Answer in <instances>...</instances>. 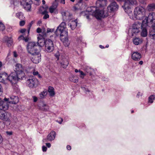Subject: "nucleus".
<instances>
[{"label":"nucleus","instance_id":"nucleus-42","mask_svg":"<svg viewBox=\"0 0 155 155\" xmlns=\"http://www.w3.org/2000/svg\"><path fill=\"white\" fill-rule=\"evenodd\" d=\"M55 10V8H53V7H50L49 8V12L51 13H53L54 11Z\"/></svg>","mask_w":155,"mask_h":155},{"label":"nucleus","instance_id":"nucleus-20","mask_svg":"<svg viewBox=\"0 0 155 155\" xmlns=\"http://www.w3.org/2000/svg\"><path fill=\"white\" fill-rule=\"evenodd\" d=\"M107 8L108 10H110L111 11H114L118 9V6L117 3L114 2L111 3L108 7Z\"/></svg>","mask_w":155,"mask_h":155},{"label":"nucleus","instance_id":"nucleus-9","mask_svg":"<svg viewBox=\"0 0 155 155\" xmlns=\"http://www.w3.org/2000/svg\"><path fill=\"white\" fill-rule=\"evenodd\" d=\"M24 67L21 64H16L14 67V70L16 74L23 78L24 77L25 74L24 72Z\"/></svg>","mask_w":155,"mask_h":155},{"label":"nucleus","instance_id":"nucleus-27","mask_svg":"<svg viewBox=\"0 0 155 155\" xmlns=\"http://www.w3.org/2000/svg\"><path fill=\"white\" fill-rule=\"evenodd\" d=\"M72 30H74L76 28L77 25L76 21L74 20L71 21V23L68 25Z\"/></svg>","mask_w":155,"mask_h":155},{"label":"nucleus","instance_id":"nucleus-3","mask_svg":"<svg viewBox=\"0 0 155 155\" xmlns=\"http://www.w3.org/2000/svg\"><path fill=\"white\" fill-rule=\"evenodd\" d=\"M145 15L144 8L142 6H138L134 9V15L130 16V18L133 20H135L136 19L143 20L145 19Z\"/></svg>","mask_w":155,"mask_h":155},{"label":"nucleus","instance_id":"nucleus-63","mask_svg":"<svg viewBox=\"0 0 155 155\" xmlns=\"http://www.w3.org/2000/svg\"><path fill=\"white\" fill-rule=\"evenodd\" d=\"M42 4H43V5H44L45 4V1L44 0H42Z\"/></svg>","mask_w":155,"mask_h":155},{"label":"nucleus","instance_id":"nucleus-40","mask_svg":"<svg viewBox=\"0 0 155 155\" xmlns=\"http://www.w3.org/2000/svg\"><path fill=\"white\" fill-rule=\"evenodd\" d=\"M28 35L27 36V35L26 37L25 38V36L24 35H21V36H20L19 37V39H20V38H21V37H22L23 40H24L25 42H27L28 40V37H28Z\"/></svg>","mask_w":155,"mask_h":155},{"label":"nucleus","instance_id":"nucleus-57","mask_svg":"<svg viewBox=\"0 0 155 155\" xmlns=\"http://www.w3.org/2000/svg\"><path fill=\"white\" fill-rule=\"evenodd\" d=\"M152 70L153 71H154V70H155V67L153 66L152 65Z\"/></svg>","mask_w":155,"mask_h":155},{"label":"nucleus","instance_id":"nucleus-10","mask_svg":"<svg viewBox=\"0 0 155 155\" xmlns=\"http://www.w3.org/2000/svg\"><path fill=\"white\" fill-rule=\"evenodd\" d=\"M54 56L57 59V60H59L60 64L63 68H66L67 67L69 64L68 59L64 58V57L63 58L61 57L60 58V55L58 51H57L55 54Z\"/></svg>","mask_w":155,"mask_h":155},{"label":"nucleus","instance_id":"nucleus-53","mask_svg":"<svg viewBox=\"0 0 155 155\" xmlns=\"http://www.w3.org/2000/svg\"><path fill=\"white\" fill-rule=\"evenodd\" d=\"M13 55L14 56L15 58H16L17 57L18 54H17L16 52L15 51L13 52Z\"/></svg>","mask_w":155,"mask_h":155},{"label":"nucleus","instance_id":"nucleus-59","mask_svg":"<svg viewBox=\"0 0 155 155\" xmlns=\"http://www.w3.org/2000/svg\"><path fill=\"white\" fill-rule=\"evenodd\" d=\"M140 95V92H138L137 95V97H139Z\"/></svg>","mask_w":155,"mask_h":155},{"label":"nucleus","instance_id":"nucleus-15","mask_svg":"<svg viewBox=\"0 0 155 155\" xmlns=\"http://www.w3.org/2000/svg\"><path fill=\"white\" fill-rule=\"evenodd\" d=\"M32 55L33 57H31V60L33 62L37 64L41 61V54L39 53V51L38 52V53H35V54Z\"/></svg>","mask_w":155,"mask_h":155},{"label":"nucleus","instance_id":"nucleus-49","mask_svg":"<svg viewBox=\"0 0 155 155\" xmlns=\"http://www.w3.org/2000/svg\"><path fill=\"white\" fill-rule=\"evenodd\" d=\"M42 150L43 152H45L47 151V148L45 146H42Z\"/></svg>","mask_w":155,"mask_h":155},{"label":"nucleus","instance_id":"nucleus-12","mask_svg":"<svg viewBox=\"0 0 155 155\" xmlns=\"http://www.w3.org/2000/svg\"><path fill=\"white\" fill-rule=\"evenodd\" d=\"M142 23L139 21L135 22L133 25L131 29L132 34V36L136 35L139 33L140 30Z\"/></svg>","mask_w":155,"mask_h":155},{"label":"nucleus","instance_id":"nucleus-6","mask_svg":"<svg viewBox=\"0 0 155 155\" xmlns=\"http://www.w3.org/2000/svg\"><path fill=\"white\" fill-rule=\"evenodd\" d=\"M39 48L36 43L34 42H29L27 45V49L28 52L31 54H35V53H38Z\"/></svg>","mask_w":155,"mask_h":155},{"label":"nucleus","instance_id":"nucleus-26","mask_svg":"<svg viewBox=\"0 0 155 155\" xmlns=\"http://www.w3.org/2000/svg\"><path fill=\"white\" fill-rule=\"evenodd\" d=\"M7 74L5 72L0 73V82L4 83H5V77H7Z\"/></svg>","mask_w":155,"mask_h":155},{"label":"nucleus","instance_id":"nucleus-60","mask_svg":"<svg viewBox=\"0 0 155 155\" xmlns=\"http://www.w3.org/2000/svg\"><path fill=\"white\" fill-rule=\"evenodd\" d=\"M99 46L100 48L101 49L104 48V46L102 45H100Z\"/></svg>","mask_w":155,"mask_h":155},{"label":"nucleus","instance_id":"nucleus-36","mask_svg":"<svg viewBox=\"0 0 155 155\" xmlns=\"http://www.w3.org/2000/svg\"><path fill=\"white\" fill-rule=\"evenodd\" d=\"M81 15H83L86 16V18L87 19H89V13L87 12H82L81 13Z\"/></svg>","mask_w":155,"mask_h":155},{"label":"nucleus","instance_id":"nucleus-48","mask_svg":"<svg viewBox=\"0 0 155 155\" xmlns=\"http://www.w3.org/2000/svg\"><path fill=\"white\" fill-rule=\"evenodd\" d=\"M59 120H58L57 121L60 124H61L62 122L63 121V119L61 118H60L59 119Z\"/></svg>","mask_w":155,"mask_h":155},{"label":"nucleus","instance_id":"nucleus-13","mask_svg":"<svg viewBox=\"0 0 155 155\" xmlns=\"http://www.w3.org/2000/svg\"><path fill=\"white\" fill-rule=\"evenodd\" d=\"M45 49L48 52H52L54 49V45L53 41L50 39H47L45 41Z\"/></svg>","mask_w":155,"mask_h":155},{"label":"nucleus","instance_id":"nucleus-18","mask_svg":"<svg viewBox=\"0 0 155 155\" xmlns=\"http://www.w3.org/2000/svg\"><path fill=\"white\" fill-rule=\"evenodd\" d=\"M1 85H0V95L2 94V91H1ZM8 100V99L7 98H5L4 101H2V100L0 99V105L2 103V106L3 107H4V109H7L8 108V102H7Z\"/></svg>","mask_w":155,"mask_h":155},{"label":"nucleus","instance_id":"nucleus-56","mask_svg":"<svg viewBox=\"0 0 155 155\" xmlns=\"http://www.w3.org/2000/svg\"><path fill=\"white\" fill-rule=\"evenodd\" d=\"M3 139L1 135L0 134V143L3 141Z\"/></svg>","mask_w":155,"mask_h":155},{"label":"nucleus","instance_id":"nucleus-54","mask_svg":"<svg viewBox=\"0 0 155 155\" xmlns=\"http://www.w3.org/2000/svg\"><path fill=\"white\" fill-rule=\"evenodd\" d=\"M46 145L47 147L48 148H50L51 146V144L50 143H46Z\"/></svg>","mask_w":155,"mask_h":155},{"label":"nucleus","instance_id":"nucleus-25","mask_svg":"<svg viewBox=\"0 0 155 155\" xmlns=\"http://www.w3.org/2000/svg\"><path fill=\"white\" fill-rule=\"evenodd\" d=\"M62 15L64 18H65L66 20H70L71 18V15L68 12H65L63 13Z\"/></svg>","mask_w":155,"mask_h":155},{"label":"nucleus","instance_id":"nucleus-7","mask_svg":"<svg viewBox=\"0 0 155 155\" xmlns=\"http://www.w3.org/2000/svg\"><path fill=\"white\" fill-rule=\"evenodd\" d=\"M26 83L27 86L29 88H36L38 84V80L33 76L27 78Z\"/></svg>","mask_w":155,"mask_h":155},{"label":"nucleus","instance_id":"nucleus-62","mask_svg":"<svg viewBox=\"0 0 155 155\" xmlns=\"http://www.w3.org/2000/svg\"><path fill=\"white\" fill-rule=\"evenodd\" d=\"M143 62L142 61H140L139 62V64L140 65H142L143 64Z\"/></svg>","mask_w":155,"mask_h":155},{"label":"nucleus","instance_id":"nucleus-31","mask_svg":"<svg viewBox=\"0 0 155 155\" xmlns=\"http://www.w3.org/2000/svg\"><path fill=\"white\" fill-rule=\"evenodd\" d=\"M147 9L149 11H152L155 9V4H150L147 6Z\"/></svg>","mask_w":155,"mask_h":155},{"label":"nucleus","instance_id":"nucleus-2","mask_svg":"<svg viewBox=\"0 0 155 155\" xmlns=\"http://www.w3.org/2000/svg\"><path fill=\"white\" fill-rule=\"evenodd\" d=\"M155 20V13L152 12L149 14L148 17H145V19L143 20L142 22V26L140 30L142 29L141 33V36L145 37L147 34V32L146 29L147 26H150L152 25L153 21Z\"/></svg>","mask_w":155,"mask_h":155},{"label":"nucleus","instance_id":"nucleus-39","mask_svg":"<svg viewBox=\"0 0 155 155\" xmlns=\"http://www.w3.org/2000/svg\"><path fill=\"white\" fill-rule=\"evenodd\" d=\"M93 71V69L87 67L85 70L86 71L87 73L89 74L90 75H91V72Z\"/></svg>","mask_w":155,"mask_h":155},{"label":"nucleus","instance_id":"nucleus-19","mask_svg":"<svg viewBox=\"0 0 155 155\" xmlns=\"http://www.w3.org/2000/svg\"><path fill=\"white\" fill-rule=\"evenodd\" d=\"M131 56L132 59L136 61L139 60L141 58L140 54L137 51L133 52Z\"/></svg>","mask_w":155,"mask_h":155},{"label":"nucleus","instance_id":"nucleus-45","mask_svg":"<svg viewBox=\"0 0 155 155\" xmlns=\"http://www.w3.org/2000/svg\"><path fill=\"white\" fill-rule=\"evenodd\" d=\"M79 72L80 74L81 75V77L82 78H84V76L85 75L83 71L80 70L79 71Z\"/></svg>","mask_w":155,"mask_h":155},{"label":"nucleus","instance_id":"nucleus-14","mask_svg":"<svg viewBox=\"0 0 155 155\" xmlns=\"http://www.w3.org/2000/svg\"><path fill=\"white\" fill-rule=\"evenodd\" d=\"M20 2L25 10L28 11L30 10L31 5L32 3L31 0H21Z\"/></svg>","mask_w":155,"mask_h":155},{"label":"nucleus","instance_id":"nucleus-38","mask_svg":"<svg viewBox=\"0 0 155 155\" xmlns=\"http://www.w3.org/2000/svg\"><path fill=\"white\" fill-rule=\"evenodd\" d=\"M33 74L34 76H37L39 78H41V76L39 74L38 72V71L34 70L33 72Z\"/></svg>","mask_w":155,"mask_h":155},{"label":"nucleus","instance_id":"nucleus-32","mask_svg":"<svg viewBox=\"0 0 155 155\" xmlns=\"http://www.w3.org/2000/svg\"><path fill=\"white\" fill-rule=\"evenodd\" d=\"M42 14L44 15L43 17V18L44 19H46L49 18V15L48 14V12L46 10H45L44 11L40 12Z\"/></svg>","mask_w":155,"mask_h":155},{"label":"nucleus","instance_id":"nucleus-52","mask_svg":"<svg viewBox=\"0 0 155 155\" xmlns=\"http://www.w3.org/2000/svg\"><path fill=\"white\" fill-rule=\"evenodd\" d=\"M26 31V29H22L20 30V32L21 33H23L24 32H25Z\"/></svg>","mask_w":155,"mask_h":155},{"label":"nucleus","instance_id":"nucleus-16","mask_svg":"<svg viewBox=\"0 0 155 155\" xmlns=\"http://www.w3.org/2000/svg\"><path fill=\"white\" fill-rule=\"evenodd\" d=\"M151 27L153 30L150 31L149 35L151 39L155 40V20H153V24L151 25Z\"/></svg>","mask_w":155,"mask_h":155},{"label":"nucleus","instance_id":"nucleus-64","mask_svg":"<svg viewBox=\"0 0 155 155\" xmlns=\"http://www.w3.org/2000/svg\"><path fill=\"white\" fill-rule=\"evenodd\" d=\"M11 3L12 5V4H13V5H15V2L14 1H12Z\"/></svg>","mask_w":155,"mask_h":155},{"label":"nucleus","instance_id":"nucleus-21","mask_svg":"<svg viewBox=\"0 0 155 155\" xmlns=\"http://www.w3.org/2000/svg\"><path fill=\"white\" fill-rule=\"evenodd\" d=\"M38 106L39 109L44 111H48L49 108V106L44 102L41 103Z\"/></svg>","mask_w":155,"mask_h":155},{"label":"nucleus","instance_id":"nucleus-22","mask_svg":"<svg viewBox=\"0 0 155 155\" xmlns=\"http://www.w3.org/2000/svg\"><path fill=\"white\" fill-rule=\"evenodd\" d=\"M8 99V100L7 102L8 104L9 103H11L12 104H15L17 103L19 101L18 98L17 96H12L10 98L11 101H8L9 100V99Z\"/></svg>","mask_w":155,"mask_h":155},{"label":"nucleus","instance_id":"nucleus-33","mask_svg":"<svg viewBox=\"0 0 155 155\" xmlns=\"http://www.w3.org/2000/svg\"><path fill=\"white\" fill-rule=\"evenodd\" d=\"M77 41L79 44H83V46H85L86 45V43L84 42L83 41L82 38L81 37H79L77 39Z\"/></svg>","mask_w":155,"mask_h":155},{"label":"nucleus","instance_id":"nucleus-24","mask_svg":"<svg viewBox=\"0 0 155 155\" xmlns=\"http://www.w3.org/2000/svg\"><path fill=\"white\" fill-rule=\"evenodd\" d=\"M5 39L8 47H10L12 45L13 40L11 37H5Z\"/></svg>","mask_w":155,"mask_h":155},{"label":"nucleus","instance_id":"nucleus-43","mask_svg":"<svg viewBox=\"0 0 155 155\" xmlns=\"http://www.w3.org/2000/svg\"><path fill=\"white\" fill-rule=\"evenodd\" d=\"M25 24V21L24 20H21L19 22V24L21 26H24Z\"/></svg>","mask_w":155,"mask_h":155},{"label":"nucleus","instance_id":"nucleus-23","mask_svg":"<svg viewBox=\"0 0 155 155\" xmlns=\"http://www.w3.org/2000/svg\"><path fill=\"white\" fill-rule=\"evenodd\" d=\"M56 134V132L55 131H52L48 135L47 137V139L50 141L54 140Z\"/></svg>","mask_w":155,"mask_h":155},{"label":"nucleus","instance_id":"nucleus-44","mask_svg":"<svg viewBox=\"0 0 155 155\" xmlns=\"http://www.w3.org/2000/svg\"><path fill=\"white\" fill-rule=\"evenodd\" d=\"M81 88L83 91H84L85 92H89V91L88 90V89L82 86L81 87Z\"/></svg>","mask_w":155,"mask_h":155},{"label":"nucleus","instance_id":"nucleus-47","mask_svg":"<svg viewBox=\"0 0 155 155\" xmlns=\"http://www.w3.org/2000/svg\"><path fill=\"white\" fill-rule=\"evenodd\" d=\"M31 25H32V23H31L30 24L29 26V27H28V29L27 31V36H28L29 35L30 30V27H31Z\"/></svg>","mask_w":155,"mask_h":155},{"label":"nucleus","instance_id":"nucleus-46","mask_svg":"<svg viewBox=\"0 0 155 155\" xmlns=\"http://www.w3.org/2000/svg\"><path fill=\"white\" fill-rule=\"evenodd\" d=\"M6 134L9 136L13 134V132L12 131H6Z\"/></svg>","mask_w":155,"mask_h":155},{"label":"nucleus","instance_id":"nucleus-4","mask_svg":"<svg viewBox=\"0 0 155 155\" xmlns=\"http://www.w3.org/2000/svg\"><path fill=\"white\" fill-rule=\"evenodd\" d=\"M136 3L135 0H125L124 5L122 6L125 12L128 14L130 18V16L133 15L132 13V9L131 7Z\"/></svg>","mask_w":155,"mask_h":155},{"label":"nucleus","instance_id":"nucleus-17","mask_svg":"<svg viewBox=\"0 0 155 155\" xmlns=\"http://www.w3.org/2000/svg\"><path fill=\"white\" fill-rule=\"evenodd\" d=\"M43 36H42L39 34L37 38L38 41L37 45L38 47L39 46L42 47L45 44V41Z\"/></svg>","mask_w":155,"mask_h":155},{"label":"nucleus","instance_id":"nucleus-34","mask_svg":"<svg viewBox=\"0 0 155 155\" xmlns=\"http://www.w3.org/2000/svg\"><path fill=\"white\" fill-rule=\"evenodd\" d=\"M47 94V92L46 91H43L42 92H41L39 94V97L40 98H43L45 96H46Z\"/></svg>","mask_w":155,"mask_h":155},{"label":"nucleus","instance_id":"nucleus-58","mask_svg":"<svg viewBox=\"0 0 155 155\" xmlns=\"http://www.w3.org/2000/svg\"><path fill=\"white\" fill-rule=\"evenodd\" d=\"M61 3L64 4H65V0H61Z\"/></svg>","mask_w":155,"mask_h":155},{"label":"nucleus","instance_id":"nucleus-51","mask_svg":"<svg viewBox=\"0 0 155 155\" xmlns=\"http://www.w3.org/2000/svg\"><path fill=\"white\" fill-rule=\"evenodd\" d=\"M37 32L38 33H39L41 32V28H37L36 30Z\"/></svg>","mask_w":155,"mask_h":155},{"label":"nucleus","instance_id":"nucleus-1","mask_svg":"<svg viewBox=\"0 0 155 155\" xmlns=\"http://www.w3.org/2000/svg\"><path fill=\"white\" fill-rule=\"evenodd\" d=\"M66 24L64 22H62L57 27L55 32L57 36L60 35V39L63 42L65 46H68L70 43L68 38V31L66 28Z\"/></svg>","mask_w":155,"mask_h":155},{"label":"nucleus","instance_id":"nucleus-50","mask_svg":"<svg viewBox=\"0 0 155 155\" xmlns=\"http://www.w3.org/2000/svg\"><path fill=\"white\" fill-rule=\"evenodd\" d=\"M32 97H33V101L34 102H35L36 101H37L38 100V98L37 97H36V96H33Z\"/></svg>","mask_w":155,"mask_h":155},{"label":"nucleus","instance_id":"nucleus-8","mask_svg":"<svg viewBox=\"0 0 155 155\" xmlns=\"http://www.w3.org/2000/svg\"><path fill=\"white\" fill-rule=\"evenodd\" d=\"M91 12L93 15L97 19H100L101 17H104V11L102 10H100L97 8L95 7H91Z\"/></svg>","mask_w":155,"mask_h":155},{"label":"nucleus","instance_id":"nucleus-35","mask_svg":"<svg viewBox=\"0 0 155 155\" xmlns=\"http://www.w3.org/2000/svg\"><path fill=\"white\" fill-rule=\"evenodd\" d=\"M78 78L75 76H73L69 78L70 81L74 83H77L78 81Z\"/></svg>","mask_w":155,"mask_h":155},{"label":"nucleus","instance_id":"nucleus-30","mask_svg":"<svg viewBox=\"0 0 155 155\" xmlns=\"http://www.w3.org/2000/svg\"><path fill=\"white\" fill-rule=\"evenodd\" d=\"M48 91L49 94L50 96H53L55 94L54 92V88L53 87L50 86L49 87Z\"/></svg>","mask_w":155,"mask_h":155},{"label":"nucleus","instance_id":"nucleus-29","mask_svg":"<svg viewBox=\"0 0 155 155\" xmlns=\"http://www.w3.org/2000/svg\"><path fill=\"white\" fill-rule=\"evenodd\" d=\"M16 17L18 18L20 20H24L25 17L22 12H18L16 14Z\"/></svg>","mask_w":155,"mask_h":155},{"label":"nucleus","instance_id":"nucleus-55","mask_svg":"<svg viewBox=\"0 0 155 155\" xmlns=\"http://www.w3.org/2000/svg\"><path fill=\"white\" fill-rule=\"evenodd\" d=\"M67 148L68 150H70L71 149V146H70L69 145H68L67 146Z\"/></svg>","mask_w":155,"mask_h":155},{"label":"nucleus","instance_id":"nucleus-37","mask_svg":"<svg viewBox=\"0 0 155 155\" xmlns=\"http://www.w3.org/2000/svg\"><path fill=\"white\" fill-rule=\"evenodd\" d=\"M155 99V96L154 95H152L149 97L148 101L149 102L152 103L153 102V100Z\"/></svg>","mask_w":155,"mask_h":155},{"label":"nucleus","instance_id":"nucleus-41","mask_svg":"<svg viewBox=\"0 0 155 155\" xmlns=\"http://www.w3.org/2000/svg\"><path fill=\"white\" fill-rule=\"evenodd\" d=\"M54 31V29L53 28H48L46 32V33H48L49 32H52Z\"/></svg>","mask_w":155,"mask_h":155},{"label":"nucleus","instance_id":"nucleus-5","mask_svg":"<svg viewBox=\"0 0 155 155\" xmlns=\"http://www.w3.org/2000/svg\"><path fill=\"white\" fill-rule=\"evenodd\" d=\"M2 104L0 105V119L5 121L10 122L11 114L8 112H6L5 110L8 109H4L2 106Z\"/></svg>","mask_w":155,"mask_h":155},{"label":"nucleus","instance_id":"nucleus-11","mask_svg":"<svg viewBox=\"0 0 155 155\" xmlns=\"http://www.w3.org/2000/svg\"><path fill=\"white\" fill-rule=\"evenodd\" d=\"M22 78H23L20 77L19 75L13 72L12 73L8 76H7L5 79H7L13 84L16 83L17 81L22 79Z\"/></svg>","mask_w":155,"mask_h":155},{"label":"nucleus","instance_id":"nucleus-61","mask_svg":"<svg viewBox=\"0 0 155 155\" xmlns=\"http://www.w3.org/2000/svg\"><path fill=\"white\" fill-rule=\"evenodd\" d=\"M41 21H38V25H40V24H41Z\"/></svg>","mask_w":155,"mask_h":155},{"label":"nucleus","instance_id":"nucleus-28","mask_svg":"<svg viewBox=\"0 0 155 155\" xmlns=\"http://www.w3.org/2000/svg\"><path fill=\"white\" fill-rule=\"evenodd\" d=\"M133 41L134 44L138 45L142 43V40L139 38H136L133 39Z\"/></svg>","mask_w":155,"mask_h":155}]
</instances>
